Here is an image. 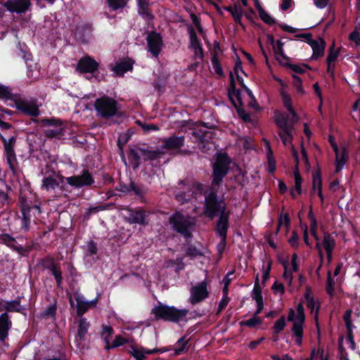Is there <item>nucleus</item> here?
I'll use <instances>...</instances> for the list:
<instances>
[{
  "label": "nucleus",
  "mask_w": 360,
  "mask_h": 360,
  "mask_svg": "<svg viewBox=\"0 0 360 360\" xmlns=\"http://www.w3.org/2000/svg\"><path fill=\"white\" fill-rule=\"evenodd\" d=\"M205 214L212 218L220 214L217 226V232L220 237H226L229 224V213L226 212V204L223 200H218L214 193L212 192L205 197Z\"/></svg>",
  "instance_id": "obj_1"
},
{
  "label": "nucleus",
  "mask_w": 360,
  "mask_h": 360,
  "mask_svg": "<svg viewBox=\"0 0 360 360\" xmlns=\"http://www.w3.org/2000/svg\"><path fill=\"white\" fill-rule=\"evenodd\" d=\"M151 313L154 314L156 319L176 323L183 320L187 316L188 310L186 309H179L172 306L160 304L152 309Z\"/></svg>",
  "instance_id": "obj_2"
},
{
  "label": "nucleus",
  "mask_w": 360,
  "mask_h": 360,
  "mask_svg": "<svg viewBox=\"0 0 360 360\" xmlns=\"http://www.w3.org/2000/svg\"><path fill=\"white\" fill-rule=\"evenodd\" d=\"M304 320L305 316L302 304H298L296 312L292 309L290 310L288 321L292 322V337L295 338V344L299 346L302 343Z\"/></svg>",
  "instance_id": "obj_3"
},
{
  "label": "nucleus",
  "mask_w": 360,
  "mask_h": 360,
  "mask_svg": "<svg viewBox=\"0 0 360 360\" xmlns=\"http://www.w3.org/2000/svg\"><path fill=\"white\" fill-rule=\"evenodd\" d=\"M94 107L99 115L104 118L115 116L119 111L118 103L112 98L103 96L96 100Z\"/></svg>",
  "instance_id": "obj_4"
},
{
  "label": "nucleus",
  "mask_w": 360,
  "mask_h": 360,
  "mask_svg": "<svg viewBox=\"0 0 360 360\" xmlns=\"http://www.w3.org/2000/svg\"><path fill=\"white\" fill-rule=\"evenodd\" d=\"M172 228L186 237L190 236V229L194 225V220L189 216H184L180 212L172 214L169 219Z\"/></svg>",
  "instance_id": "obj_5"
},
{
  "label": "nucleus",
  "mask_w": 360,
  "mask_h": 360,
  "mask_svg": "<svg viewBox=\"0 0 360 360\" xmlns=\"http://www.w3.org/2000/svg\"><path fill=\"white\" fill-rule=\"evenodd\" d=\"M64 179L60 174L52 172L43 178L41 188L51 193H55L57 190L63 191Z\"/></svg>",
  "instance_id": "obj_6"
},
{
  "label": "nucleus",
  "mask_w": 360,
  "mask_h": 360,
  "mask_svg": "<svg viewBox=\"0 0 360 360\" xmlns=\"http://www.w3.org/2000/svg\"><path fill=\"white\" fill-rule=\"evenodd\" d=\"M229 158L226 155H219L214 165L213 184H219L229 170Z\"/></svg>",
  "instance_id": "obj_7"
},
{
  "label": "nucleus",
  "mask_w": 360,
  "mask_h": 360,
  "mask_svg": "<svg viewBox=\"0 0 360 360\" xmlns=\"http://www.w3.org/2000/svg\"><path fill=\"white\" fill-rule=\"evenodd\" d=\"M190 294L189 301L193 304L206 299L209 296L207 283L204 281L193 286L190 290Z\"/></svg>",
  "instance_id": "obj_8"
},
{
  "label": "nucleus",
  "mask_w": 360,
  "mask_h": 360,
  "mask_svg": "<svg viewBox=\"0 0 360 360\" xmlns=\"http://www.w3.org/2000/svg\"><path fill=\"white\" fill-rule=\"evenodd\" d=\"M1 140L4 143V148L7 162L11 169L14 172L17 165V159L14 151V146L15 145L16 139L14 136H12L8 139H6L5 138L1 137Z\"/></svg>",
  "instance_id": "obj_9"
},
{
  "label": "nucleus",
  "mask_w": 360,
  "mask_h": 360,
  "mask_svg": "<svg viewBox=\"0 0 360 360\" xmlns=\"http://www.w3.org/2000/svg\"><path fill=\"white\" fill-rule=\"evenodd\" d=\"M67 183L74 187L90 186L94 183V179L88 171H84L81 175L72 176L66 178Z\"/></svg>",
  "instance_id": "obj_10"
},
{
  "label": "nucleus",
  "mask_w": 360,
  "mask_h": 360,
  "mask_svg": "<svg viewBox=\"0 0 360 360\" xmlns=\"http://www.w3.org/2000/svg\"><path fill=\"white\" fill-rule=\"evenodd\" d=\"M148 51L154 57H158L161 51L162 40L161 36L156 32H151L147 37Z\"/></svg>",
  "instance_id": "obj_11"
},
{
  "label": "nucleus",
  "mask_w": 360,
  "mask_h": 360,
  "mask_svg": "<svg viewBox=\"0 0 360 360\" xmlns=\"http://www.w3.org/2000/svg\"><path fill=\"white\" fill-rule=\"evenodd\" d=\"M30 5V0H7L4 3V6L7 10L17 13L26 12Z\"/></svg>",
  "instance_id": "obj_12"
},
{
  "label": "nucleus",
  "mask_w": 360,
  "mask_h": 360,
  "mask_svg": "<svg viewBox=\"0 0 360 360\" xmlns=\"http://www.w3.org/2000/svg\"><path fill=\"white\" fill-rule=\"evenodd\" d=\"M304 37L308 40V44L310 45L313 50L311 58L316 60L319 57L323 56L326 43L323 39L319 38L318 39H312L311 34H306Z\"/></svg>",
  "instance_id": "obj_13"
},
{
  "label": "nucleus",
  "mask_w": 360,
  "mask_h": 360,
  "mask_svg": "<svg viewBox=\"0 0 360 360\" xmlns=\"http://www.w3.org/2000/svg\"><path fill=\"white\" fill-rule=\"evenodd\" d=\"M41 122L44 126H53V129H48L45 131V135L49 138H54L60 136L63 131L62 123L60 120L55 119H43Z\"/></svg>",
  "instance_id": "obj_14"
},
{
  "label": "nucleus",
  "mask_w": 360,
  "mask_h": 360,
  "mask_svg": "<svg viewBox=\"0 0 360 360\" xmlns=\"http://www.w3.org/2000/svg\"><path fill=\"white\" fill-rule=\"evenodd\" d=\"M98 68V63L90 56L81 58L77 66V69L82 73H94Z\"/></svg>",
  "instance_id": "obj_15"
},
{
  "label": "nucleus",
  "mask_w": 360,
  "mask_h": 360,
  "mask_svg": "<svg viewBox=\"0 0 360 360\" xmlns=\"http://www.w3.org/2000/svg\"><path fill=\"white\" fill-rule=\"evenodd\" d=\"M16 108L25 114L37 117L39 114L37 105L33 101L19 100L15 102Z\"/></svg>",
  "instance_id": "obj_16"
},
{
  "label": "nucleus",
  "mask_w": 360,
  "mask_h": 360,
  "mask_svg": "<svg viewBox=\"0 0 360 360\" xmlns=\"http://www.w3.org/2000/svg\"><path fill=\"white\" fill-rule=\"evenodd\" d=\"M292 151V155L295 158V160L296 162V167L295 170L294 171V178H295V187L291 191V195L293 198H295L297 195H300L302 192L301 189V184H302V178L300 175L299 170H298V164H299V158H298V153L293 147V146H291Z\"/></svg>",
  "instance_id": "obj_17"
},
{
  "label": "nucleus",
  "mask_w": 360,
  "mask_h": 360,
  "mask_svg": "<svg viewBox=\"0 0 360 360\" xmlns=\"http://www.w3.org/2000/svg\"><path fill=\"white\" fill-rule=\"evenodd\" d=\"M304 297L306 300V305L310 310L311 314L314 316V318L317 323L320 304L319 301L314 298L313 294L309 288L305 292Z\"/></svg>",
  "instance_id": "obj_18"
},
{
  "label": "nucleus",
  "mask_w": 360,
  "mask_h": 360,
  "mask_svg": "<svg viewBox=\"0 0 360 360\" xmlns=\"http://www.w3.org/2000/svg\"><path fill=\"white\" fill-rule=\"evenodd\" d=\"M162 149L177 150L179 149L184 143V136H172L162 139Z\"/></svg>",
  "instance_id": "obj_19"
},
{
  "label": "nucleus",
  "mask_w": 360,
  "mask_h": 360,
  "mask_svg": "<svg viewBox=\"0 0 360 360\" xmlns=\"http://www.w3.org/2000/svg\"><path fill=\"white\" fill-rule=\"evenodd\" d=\"M77 314L79 316L83 315L88 309L96 306L97 300L87 301L82 295H76Z\"/></svg>",
  "instance_id": "obj_20"
},
{
  "label": "nucleus",
  "mask_w": 360,
  "mask_h": 360,
  "mask_svg": "<svg viewBox=\"0 0 360 360\" xmlns=\"http://www.w3.org/2000/svg\"><path fill=\"white\" fill-rule=\"evenodd\" d=\"M332 148L335 153V171L340 172L346 162V150L344 148L339 149L335 141H331Z\"/></svg>",
  "instance_id": "obj_21"
},
{
  "label": "nucleus",
  "mask_w": 360,
  "mask_h": 360,
  "mask_svg": "<svg viewBox=\"0 0 360 360\" xmlns=\"http://www.w3.org/2000/svg\"><path fill=\"white\" fill-rule=\"evenodd\" d=\"M90 323L85 318H81L78 321V330L75 337L77 346L79 347L88 333Z\"/></svg>",
  "instance_id": "obj_22"
},
{
  "label": "nucleus",
  "mask_w": 360,
  "mask_h": 360,
  "mask_svg": "<svg viewBox=\"0 0 360 360\" xmlns=\"http://www.w3.org/2000/svg\"><path fill=\"white\" fill-rule=\"evenodd\" d=\"M190 47L194 51L195 58L202 60V48L195 31L193 30L190 32Z\"/></svg>",
  "instance_id": "obj_23"
},
{
  "label": "nucleus",
  "mask_w": 360,
  "mask_h": 360,
  "mask_svg": "<svg viewBox=\"0 0 360 360\" xmlns=\"http://www.w3.org/2000/svg\"><path fill=\"white\" fill-rule=\"evenodd\" d=\"M193 134L198 139V146L200 150L204 153H206L211 149L213 143L207 141V138L210 136V131H206L202 134L197 131H193Z\"/></svg>",
  "instance_id": "obj_24"
},
{
  "label": "nucleus",
  "mask_w": 360,
  "mask_h": 360,
  "mask_svg": "<svg viewBox=\"0 0 360 360\" xmlns=\"http://www.w3.org/2000/svg\"><path fill=\"white\" fill-rule=\"evenodd\" d=\"M308 217L310 221L311 234L316 241V248L318 250L319 256H320V257L322 260L323 259V252L321 249V243L319 242V237H318V235L316 233L317 221H316V217H315L311 209L309 212Z\"/></svg>",
  "instance_id": "obj_25"
},
{
  "label": "nucleus",
  "mask_w": 360,
  "mask_h": 360,
  "mask_svg": "<svg viewBox=\"0 0 360 360\" xmlns=\"http://www.w3.org/2000/svg\"><path fill=\"white\" fill-rule=\"evenodd\" d=\"M11 321L7 313L0 315V340L4 341L8 336V330L11 327Z\"/></svg>",
  "instance_id": "obj_26"
},
{
  "label": "nucleus",
  "mask_w": 360,
  "mask_h": 360,
  "mask_svg": "<svg viewBox=\"0 0 360 360\" xmlns=\"http://www.w3.org/2000/svg\"><path fill=\"white\" fill-rule=\"evenodd\" d=\"M130 352L136 360H144L147 355L162 352V350L160 349H148L146 348L136 349L133 347Z\"/></svg>",
  "instance_id": "obj_27"
},
{
  "label": "nucleus",
  "mask_w": 360,
  "mask_h": 360,
  "mask_svg": "<svg viewBox=\"0 0 360 360\" xmlns=\"http://www.w3.org/2000/svg\"><path fill=\"white\" fill-rule=\"evenodd\" d=\"M319 242L321 243V249L325 250H333L335 248L336 243L334 236L332 235L325 233L323 234V240L321 241L319 238Z\"/></svg>",
  "instance_id": "obj_28"
},
{
  "label": "nucleus",
  "mask_w": 360,
  "mask_h": 360,
  "mask_svg": "<svg viewBox=\"0 0 360 360\" xmlns=\"http://www.w3.org/2000/svg\"><path fill=\"white\" fill-rule=\"evenodd\" d=\"M131 69L132 63L130 60H124L117 63L112 70L116 76H122L126 72Z\"/></svg>",
  "instance_id": "obj_29"
},
{
  "label": "nucleus",
  "mask_w": 360,
  "mask_h": 360,
  "mask_svg": "<svg viewBox=\"0 0 360 360\" xmlns=\"http://www.w3.org/2000/svg\"><path fill=\"white\" fill-rule=\"evenodd\" d=\"M224 9L231 14L236 23L241 25V19L243 15L244 11L239 5L234 4L233 6L224 7Z\"/></svg>",
  "instance_id": "obj_30"
},
{
  "label": "nucleus",
  "mask_w": 360,
  "mask_h": 360,
  "mask_svg": "<svg viewBox=\"0 0 360 360\" xmlns=\"http://www.w3.org/2000/svg\"><path fill=\"white\" fill-rule=\"evenodd\" d=\"M146 214L143 211H136L130 213L127 221L130 224H139L141 225H145L147 224L146 221Z\"/></svg>",
  "instance_id": "obj_31"
},
{
  "label": "nucleus",
  "mask_w": 360,
  "mask_h": 360,
  "mask_svg": "<svg viewBox=\"0 0 360 360\" xmlns=\"http://www.w3.org/2000/svg\"><path fill=\"white\" fill-rule=\"evenodd\" d=\"M112 333L113 329L111 326L106 325L102 326L101 338L105 343V348L107 350L110 349V340Z\"/></svg>",
  "instance_id": "obj_32"
},
{
  "label": "nucleus",
  "mask_w": 360,
  "mask_h": 360,
  "mask_svg": "<svg viewBox=\"0 0 360 360\" xmlns=\"http://www.w3.org/2000/svg\"><path fill=\"white\" fill-rule=\"evenodd\" d=\"M281 96L283 99V104L285 107L288 109V110L290 112L292 118V122H295L297 121V114L295 113V110H293L292 103H291V98L290 96L285 93V91H281Z\"/></svg>",
  "instance_id": "obj_33"
},
{
  "label": "nucleus",
  "mask_w": 360,
  "mask_h": 360,
  "mask_svg": "<svg viewBox=\"0 0 360 360\" xmlns=\"http://www.w3.org/2000/svg\"><path fill=\"white\" fill-rule=\"evenodd\" d=\"M230 75H231V79L230 88L229 90V96L233 102V100L235 98H236L238 103L240 105H242L241 94H240V91H238L236 89V85H235V82L233 79L232 73H231Z\"/></svg>",
  "instance_id": "obj_34"
},
{
  "label": "nucleus",
  "mask_w": 360,
  "mask_h": 360,
  "mask_svg": "<svg viewBox=\"0 0 360 360\" xmlns=\"http://www.w3.org/2000/svg\"><path fill=\"white\" fill-rule=\"evenodd\" d=\"M322 183L320 173L316 172L313 174V191L314 192H317L318 195L321 198V200H323L322 191Z\"/></svg>",
  "instance_id": "obj_35"
},
{
  "label": "nucleus",
  "mask_w": 360,
  "mask_h": 360,
  "mask_svg": "<svg viewBox=\"0 0 360 360\" xmlns=\"http://www.w3.org/2000/svg\"><path fill=\"white\" fill-rule=\"evenodd\" d=\"M274 51L276 59L280 63H284L285 60H286L287 58L283 53V43H282L279 40L277 41L274 44Z\"/></svg>",
  "instance_id": "obj_36"
},
{
  "label": "nucleus",
  "mask_w": 360,
  "mask_h": 360,
  "mask_svg": "<svg viewBox=\"0 0 360 360\" xmlns=\"http://www.w3.org/2000/svg\"><path fill=\"white\" fill-rule=\"evenodd\" d=\"M262 285L259 283V276L257 274L255 278L254 288L252 292V297L255 301L263 300L262 295Z\"/></svg>",
  "instance_id": "obj_37"
},
{
  "label": "nucleus",
  "mask_w": 360,
  "mask_h": 360,
  "mask_svg": "<svg viewBox=\"0 0 360 360\" xmlns=\"http://www.w3.org/2000/svg\"><path fill=\"white\" fill-rule=\"evenodd\" d=\"M292 128V127L285 128L283 129H280L279 131V136L281 137L283 144L285 146L288 143H291V141L292 139V135L291 133Z\"/></svg>",
  "instance_id": "obj_38"
},
{
  "label": "nucleus",
  "mask_w": 360,
  "mask_h": 360,
  "mask_svg": "<svg viewBox=\"0 0 360 360\" xmlns=\"http://www.w3.org/2000/svg\"><path fill=\"white\" fill-rule=\"evenodd\" d=\"M20 309L21 306L17 301L8 302L4 304L0 303V311L5 309L8 311H19Z\"/></svg>",
  "instance_id": "obj_39"
},
{
  "label": "nucleus",
  "mask_w": 360,
  "mask_h": 360,
  "mask_svg": "<svg viewBox=\"0 0 360 360\" xmlns=\"http://www.w3.org/2000/svg\"><path fill=\"white\" fill-rule=\"evenodd\" d=\"M276 122L280 129L291 127L292 125L288 123L286 117L281 113L276 115Z\"/></svg>",
  "instance_id": "obj_40"
},
{
  "label": "nucleus",
  "mask_w": 360,
  "mask_h": 360,
  "mask_svg": "<svg viewBox=\"0 0 360 360\" xmlns=\"http://www.w3.org/2000/svg\"><path fill=\"white\" fill-rule=\"evenodd\" d=\"M139 156H142L144 160H154L159 156V153L157 151L139 149Z\"/></svg>",
  "instance_id": "obj_41"
},
{
  "label": "nucleus",
  "mask_w": 360,
  "mask_h": 360,
  "mask_svg": "<svg viewBox=\"0 0 360 360\" xmlns=\"http://www.w3.org/2000/svg\"><path fill=\"white\" fill-rule=\"evenodd\" d=\"M352 313V310L349 309V310L346 311V312L345 313V314L343 316V320L345 321V326L347 328V333H350L351 332H353V329L355 328L354 326L352 323V319H351Z\"/></svg>",
  "instance_id": "obj_42"
},
{
  "label": "nucleus",
  "mask_w": 360,
  "mask_h": 360,
  "mask_svg": "<svg viewBox=\"0 0 360 360\" xmlns=\"http://www.w3.org/2000/svg\"><path fill=\"white\" fill-rule=\"evenodd\" d=\"M50 270L55 277L57 283V285L60 287L63 281L62 273L60 269L54 264L50 266Z\"/></svg>",
  "instance_id": "obj_43"
},
{
  "label": "nucleus",
  "mask_w": 360,
  "mask_h": 360,
  "mask_svg": "<svg viewBox=\"0 0 360 360\" xmlns=\"http://www.w3.org/2000/svg\"><path fill=\"white\" fill-rule=\"evenodd\" d=\"M187 348V340L185 338H181L179 340L174 349L175 354H180L186 352Z\"/></svg>",
  "instance_id": "obj_44"
},
{
  "label": "nucleus",
  "mask_w": 360,
  "mask_h": 360,
  "mask_svg": "<svg viewBox=\"0 0 360 360\" xmlns=\"http://www.w3.org/2000/svg\"><path fill=\"white\" fill-rule=\"evenodd\" d=\"M259 16L261 19L269 25H273L275 23V20L266 13L262 7H259Z\"/></svg>",
  "instance_id": "obj_45"
},
{
  "label": "nucleus",
  "mask_w": 360,
  "mask_h": 360,
  "mask_svg": "<svg viewBox=\"0 0 360 360\" xmlns=\"http://www.w3.org/2000/svg\"><path fill=\"white\" fill-rule=\"evenodd\" d=\"M108 4L112 10H117L118 8L124 7L127 0H107Z\"/></svg>",
  "instance_id": "obj_46"
},
{
  "label": "nucleus",
  "mask_w": 360,
  "mask_h": 360,
  "mask_svg": "<svg viewBox=\"0 0 360 360\" xmlns=\"http://www.w3.org/2000/svg\"><path fill=\"white\" fill-rule=\"evenodd\" d=\"M261 323L262 320L260 319V318H259L257 315L255 314V316L252 318L241 322V325H245L250 328H254L255 326L260 324Z\"/></svg>",
  "instance_id": "obj_47"
},
{
  "label": "nucleus",
  "mask_w": 360,
  "mask_h": 360,
  "mask_svg": "<svg viewBox=\"0 0 360 360\" xmlns=\"http://www.w3.org/2000/svg\"><path fill=\"white\" fill-rule=\"evenodd\" d=\"M290 226V219L287 214H285L283 217H281L278 220V229L283 228L285 231H287L289 229Z\"/></svg>",
  "instance_id": "obj_48"
},
{
  "label": "nucleus",
  "mask_w": 360,
  "mask_h": 360,
  "mask_svg": "<svg viewBox=\"0 0 360 360\" xmlns=\"http://www.w3.org/2000/svg\"><path fill=\"white\" fill-rule=\"evenodd\" d=\"M212 65L214 72L221 76L223 75L222 68L220 65L219 59L216 55H214L212 58Z\"/></svg>",
  "instance_id": "obj_49"
},
{
  "label": "nucleus",
  "mask_w": 360,
  "mask_h": 360,
  "mask_svg": "<svg viewBox=\"0 0 360 360\" xmlns=\"http://www.w3.org/2000/svg\"><path fill=\"white\" fill-rule=\"evenodd\" d=\"M334 286H335V281L332 278L330 272H328V276H327L326 291L330 295H333Z\"/></svg>",
  "instance_id": "obj_50"
},
{
  "label": "nucleus",
  "mask_w": 360,
  "mask_h": 360,
  "mask_svg": "<svg viewBox=\"0 0 360 360\" xmlns=\"http://www.w3.org/2000/svg\"><path fill=\"white\" fill-rule=\"evenodd\" d=\"M292 84L298 94H304V89L302 85V80L299 77H297L296 75H293Z\"/></svg>",
  "instance_id": "obj_51"
},
{
  "label": "nucleus",
  "mask_w": 360,
  "mask_h": 360,
  "mask_svg": "<svg viewBox=\"0 0 360 360\" xmlns=\"http://www.w3.org/2000/svg\"><path fill=\"white\" fill-rule=\"evenodd\" d=\"M339 55V51L335 49L334 44L330 47V52L327 57V63H333L335 62Z\"/></svg>",
  "instance_id": "obj_52"
},
{
  "label": "nucleus",
  "mask_w": 360,
  "mask_h": 360,
  "mask_svg": "<svg viewBox=\"0 0 360 360\" xmlns=\"http://www.w3.org/2000/svg\"><path fill=\"white\" fill-rule=\"evenodd\" d=\"M129 342V340L128 339L123 338L120 335H117L115 337L112 343L110 344V349L123 345L124 344L127 343Z\"/></svg>",
  "instance_id": "obj_53"
},
{
  "label": "nucleus",
  "mask_w": 360,
  "mask_h": 360,
  "mask_svg": "<svg viewBox=\"0 0 360 360\" xmlns=\"http://www.w3.org/2000/svg\"><path fill=\"white\" fill-rule=\"evenodd\" d=\"M285 326V319L283 316L276 321L274 326V330L276 333H279Z\"/></svg>",
  "instance_id": "obj_54"
},
{
  "label": "nucleus",
  "mask_w": 360,
  "mask_h": 360,
  "mask_svg": "<svg viewBox=\"0 0 360 360\" xmlns=\"http://www.w3.org/2000/svg\"><path fill=\"white\" fill-rule=\"evenodd\" d=\"M283 277V279H284V281L285 282V283L288 284V285L289 287H290L291 284H292V278H293L292 271L288 269L285 267Z\"/></svg>",
  "instance_id": "obj_55"
},
{
  "label": "nucleus",
  "mask_w": 360,
  "mask_h": 360,
  "mask_svg": "<svg viewBox=\"0 0 360 360\" xmlns=\"http://www.w3.org/2000/svg\"><path fill=\"white\" fill-rule=\"evenodd\" d=\"M349 40L354 42L356 46L360 45V34L358 31L354 30L352 33H350L349 36Z\"/></svg>",
  "instance_id": "obj_56"
},
{
  "label": "nucleus",
  "mask_w": 360,
  "mask_h": 360,
  "mask_svg": "<svg viewBox=\"0 0 360 360\" xmlns=\"http://www.w3.org/2000/svg\"><path fill=\"white\" fill-rule=\"evenodd\" d=\"M298 239V235L294 231L292 232L291 237L288 240V242L292 247L297 248L299 245Z\"/></svg>",
  "instance_id": "obj_57"
},
{
  "label": "nucleus",
  "mask_w": 360,
  "mask_h": 360,
  "mask_svg": "<svg viewBox=\"0 0 360 360\" xmlns=\"http://www.w3.org/2000/svg\"><path fill=\"white\" fill-rule=\"evenodd\" d=\"M11 96V92L9 89L4 86L0 85V98H8Z\"/></svg>",
  "instance_id": "obj_58"
},
{
  "label": "nucleus",
  "mask_w": 360,
  "mask_h": 360,
  "mask_svg": "<svg viewBox=\"0 0 360 360\" xmlns=\"http://www.w3.org/2000/svg\"><path fill=\"white\" fill-rule=\"evenodd\" d=\"M270 269H271V265L270 263L268 264L267 269L264 271L262 274V285L264 286L266 282L269 278V274H270Z\"/></svg>",
  "instance_id": "obj_59"
},
{
  "label": "nucleus",
  "mask_w": 360,
  "mask_h": 360,
  "mask_svg": "<svg viewBox=\"0 0 360 360\" xmlns=\"http://www.w3.org/2000/svg\"><path fill=\"white\" fill-rule=\"evenodd\" d=\"M239 71H240L241 72H243V70H242V64H241V62L240 60H238L236 63V65H235V72H236V74L237 75V77H238V79L239 80L240 83L243 85V86H245L244 84H243V80L241 79L240 80V75H239Z\"/></svg>",
  "instance_id": "obj_60"
},
{
  "label": "nucleus",
  "mask_w": 360,
  "mask_h": 360,
  "mask_svg": "<svg viewBox=\"0 0 360 360\" xmlns=\"http://www.w3.org/2000/svg\"><path fill=\"white\" fill-rule=\"evenodd\" d=\"M56 307L55 304L50 305L44 311V314L47 316H53L56 314Z\"/></svg>",
  "instance_id": "obj_61"
},
{
  "label": "nucleus",
  "mask_w": 360,
  "mask_h": 360,
  "mask_svg": "<svg viewBox=\"0 0 360 360\" xmlns=\"http://www.w3.org/2000/svg\"><path fill=\"white\" fill-rule=\"evenodd\" d=\"M139 124L141 126L142 129L146 131H150L151 130L158 131L159 130V127L155 124H141L139 122Z\"/></svg>",
  "instance_id": "obj_62"
},
{
  "label": "nucleus",
  "mask_w": 360,
  "mask_h": 360,
  "mask_svg": "<svg viewBox=\"0 0 360 360\" xmlns=\"http://www.w3.org/2000/svg\"><path fill=\"white\" fill-rule=\"evenodd\" d=\"M272 289L274 291L281 292V294L284 293V286L283 283L275 282L272 285Z\"/></svg>",
  "instance_id": "obj_63"
},
{
  "label": "nucleus",
  "mask_w": 360,
  "mask_h": 360,
  "mask_svg": "<svg viewBox=\"0 0 360 360\" xmlns=\"http://www.w3.org/2000/svg\"><path fill=\"white\" fill-rule=\"evenodd\" d=\"M229 298L226 296L224 297L221 300V301H220V302L219 304V307H218V308H219L218 312H220L221 311H222L226 307V305L229 303Z\"/></svg>",
  "instance_id": "obj_64"
}]
</instances>
